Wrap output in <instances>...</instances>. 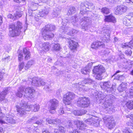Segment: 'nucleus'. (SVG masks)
<instances>
[{
    "instance_id": "f257e3e1",
    "label": "nucleus",
    "mask_w": 133,
    "mask_h": 133,
    "mask_svg": "<svg viewBox=\"0 0 133 133\" xmlns=\"http://www.w3.org/2000/svg\"><path fill=\"white\" fill-rule=\"evenodd\" d=\"M115 99V97L110 94L106 96L105 99L104 101L102 107L104 109V111L106 113L110 111H113L112 107L113 101Z\"/></svg>"
},
{
    "instance_id": "f03ea898",
    "label": "nucleus",
    "mask_w": 133,
    "mask_h": 133,
    "mask_svg": "<svg viewBox=\"0 0 133 133\" xmlns=\"http://www.w3.org/2000/svg\"><path fill=\"white\" fill-rule=\"evenodd\" d=\"M22 23L19 22H17L16 25L13 24L9 26V31L10 35L12 37L18 36L20 32V30L22 28Z\"/></svg>"
},
{
    "instance_id": "7ed1b4c3",
    "label": "nucleus",
    "mask_w": 133,
    "mask_h": 133,
    "mask_svg": "<svg viewBox=\"0 0 133 133\" xmlns=\"http://www.w3.org/2000/svg\"><path fill=\"white\" fill-rule=\"evenodd\" d=\"M90 101L88 98L85 97H79L77 101V105L80 108H87L89 106Z\"/></svg>"
},
{
    "instance_id": "20e7f679",
    "label": "nucleus",
    "mask_w": 133,
    "mask_h": 133,
    "mask_svg": "<svg viewBox=\"0 0 133 133\" xmlns=\"http://www.w3.org/2000/svg\"><path fill=\"white\" fill-rule=\"evenodd\" d=\"M75 97V94L71 92H68L63 95V101L66 105H69Z\"/></svg>"
},
{
    "instance_id": "39448f33",
    "label": "nucleus",
    "mask_w": 133,
    "mask_h": 133,
    "mask_svg": "<svg viewBox=\"0 0 133 133\" xmlns=\"http://www.w3.org/2000/svg\"><path fill=\"white\" fill-rule=\"evenodd\" d=\"M103 119L107 126L109 128L111 129L114 127L115 123L112 116L104 117Z\"/></svg>"
},
{
    "instance_id": "423d86ee",
    "label": "nucleus",
    "mask_w": 133,
    "mask_h": 133,
    "mask_svg": "<svg viewBox=\"0 0 133 133\" xmlns=\"http://www.w3.org/2000/svg\"><path fill=\"white\" fill-rule=\"evenodd\" d=\"M23 53L22 51L20 52L18 56V59L19 61H21L23 59V57L24 58L25 60H27L29 59L30 58V53L29 51L27 50L26 48L23 49Z\"/></svg>"
},
{
    "instance_id": "0eeeda50",
    "label": "nucleus",
    "mask_w": 133,
    "mask_h": 133,
    "mask_svg": "<svg viewBox=\"0 0 133 133\" xmlns=\"http://www.w3.org/2000/svg\"><path fill=\"white\" fill-rule=\"evenodd\" d=\"M101 87V88L109 92H112L115 88V86L113 85L112 86L109 82H102Z\"/></svg>"
},
{
    "instance_id": "6e6552de",
    "label": "nucleus",
    "mask_w": 133,
    "mask_h": 133,
    "mask_svg": "<svg viewBox=\"0 0 133 133\" xmlns=\"http://www.w3.org/2000/svg\"><path fill=\"white\" fill-rule=\"evenodd\" d=\"M51 103L49 112L51 113L54 114L55 112V110L58 106V102L56 99H54L50 100Z\"/></svg>"
},
{
    "instance_id": "1a4fd4ad",
    "label": "nucleus",
    "mask_w": 133,
    "mask_h": 133,
    "mask_svg": "<svg viewBox=\"0 0 133 133\" xmlns=\"http://www.w3.org/2000/svg\"><path fill=\"white\" fill-rule=\"evenodd\" d=\"M32 84L35 86L38 87L44 85L45 83L44 80L41 78L35 77L32 79Z\"/></svg>"
},
{
    "instance_id": "9d476101",
    "label": "nucleus",
    "mask_w": 133,
    "mask_h": 133,
    "mask_svg": "<svg viewBox=\"0 0 133 133\" xmlns=\"http://www.w3.org/2000/svg\"><path fill=\"white\" fill-rule=\"evenodd\" d=\"M24 96L32 99L34 97L33 93L35 91V90L33 88L30 87L26 88H24Z\"/></svg>"
},
{
    "instance_id": "9b49d317",
    "label": "nucleus",
    "mask_w": 133,
    "mask_h": 133,
    "mask_svg": "<svg viewBox=\"0 0 133 133\" xmlns=\"http://www.w3.org/2000/svg\"><path fill=\"white\" fill-rule=\"evenodd\" d=\"M84 121L87 124L96 127H97L99 125V120L94 117H91L85 120Z\"/></svg>"
},
{
    "instance_id": "f8f14e48",
    "label": "nucleus",
    "mask_w": 133,
    "mask_h": 133,
    "mask_svg": "<svg viewBox=\"0 0 133 133\" xmlns=\"http://www.w3.org/2000/svg\"><path fill=\"white\" fill-rule=\"evenodd\" d=\"M92 82V80L90 79H85L84 81H82V84H80L79 83H78L79 85V90L81 91L83 90H85V91H87L89 88L86 86H85L83 84L88 83H91Z\"/></svg>"
},
{
    "instance_id": "ddd939ff",
    "label": "nucleus",
    "mask_w": 133,
    "mask_h": 133,
    "mask_svg": "<svg viewBox=\"0 0 133 133\" xmlns=\"http://www.w3.org/2000/svg\"><path fill=\"white\" fill-rule=\"evenodd\" d=\"M127 7L123 5L118 6L116 8L115 11L116 15H122L125 12L127 11Z\"/></svg>"
},
{
    "instance_id": "4468645a",
    "label": "nucleus",
    "mask_w": 133,
    "mask_h": 133,
    "mask_svg": "<svg viewBox=\"0 0 133 133\" xmlns=\"http://www.w3.org/2000/svg\"><path fill=\"white\" fill-rule=\"evenodd\" d=\"M22 103H23L22 104H20V106L16 105V106L17 108V111L22 115L24 114V113H26V108H25L26 107L25 106L29 105L28 104H26L25 103H24L23 102H22Z\"/></svg>"
},
{
    "instance_id": "2eb2a0df",
    "label": "nucleus",
    "mask_w": 133,
    "mask_h": 133,
    "mask_svg": "<svg viewBox=\"0 0 133 133\" xmlns=\"http://www.w3.org/2000/svg\"><path fill=\"white\" fill-rule=\"evenodd\" d=\"M81 22H80V24L82 25V28L84 29L85 30H87L88 26H89V25L90 23L89 21L88 18L84 17L83 19H82V20H81Z\"/></svg>"
},
{
    "instance_id": "dca6fc26",
    "label": "nucleus",
    "mask_w": 133,
    "mask_h": 133,
    "mask_svg": "<svg viewBox=\"0 0 133 133\" xmlns=\"http://www.w3.org/2000/svg\"><path fill=\"white\" fill-rule=\"evenodd\" d=\"M26 111H29L30 110L33 111L34 112L38 111L39 108V106L38 104H35L34 105H28L25 106Z\"/></svg>"
},
{
    "instance_id": "f3484780",
    "label": "nucleus",
    "mask_w": 133,
    "mask_h": 133,
    "mask_svg": "<svg viewBox=\"0 0 133 133\" xmlns=\"http://www.w3.org/2000/svg\"><path fill=\"white\" fill-rule=\"evenodd\" d=\"M65 130L64 127L60 126L58 129H55L54 133H65ZM42 133H50L46 129H43L42 130Z\"/></svg>"
},
{
    "instance_id": "a211bd4d",
    "label": "nucleus",
    "mask_w": 133,
    "mask_h": 133,
    "mask_svg": "<svg viewBox=\"0 0 133 133\" xmlns=\"http://www.w3.org/2000/svg\"><path fill=\"white\" fill-rule=\"evenodd\" d=\"M42 35L45 40L50 39L54 36L53 34L45 30L42 32Z\"/></svg>"
},
{
    "instance_id": "6ab92c4d",
    "label": "nucleus",
    "mask_w": 133,
    "mask_h": 133,
    "mask_svg": "<svg viewBox=\"0 0 133 133\" xmlns=\"http://www.w3.org/2000/svg\"><path fill=\"white\" fill-rule=\"evenodd\" d=\"M46 121L49 124L56 125H60L61 123V121L58 119L48 118L46 119Z\"/></svg>"
},
{
    "instance_id": "aec40b11",
    "label": "nucleus",
    "mask_w": 133,
    "mask_h": 133,
    "mask_svg": "<svg viewBox=\"0 0 133 133\" xmlns=\"http://www.w3.org/2000/svg\"><path fill=\"white\" fill-rule=\"evenodd\" d=\"M104 46V44L103 42L96 41L94 42L91 45L92 48L96 49L98 48H103Z\"/></svg>"
},
{
    "instance_id": "412c9836",
    "label": "nucleus",
    "mask_w": 133,
    "mask_h": 133,
    "mask_svg": "<svg viewBox=\"0 0 133 133\" xmlns=\"http://www.w3.org/2000/svg\"><path fill=\"white\" fill-rule=\"evenodd\" d=\"M63 26L64 25H63L62 28H64V29H62V31L61 30H60V31L61 32H64L65 33H67V34L71 36H72V35L74 34L77 33L78 32L76 30L74 29H73L72 31H70L69 30L70 29L69 28L63 27Z\"/></svg>"
},
{
    "instance_id": "4be33fe9",
    "label": "nucleus",
    "mask_w": 133,
    "mask_h": 133,
    "mask_svg": "<svg viewBox=\"0 0 133 133\" xmlns=\"http://www.w3.org/2000/svg\"><path fill=\"white\" fill-rule=\"evenodd\" d=\"M105 69L103 65H98L95 66L93 70V73H103L104 72Z\"/></svg>"
},
{
    "instance_id": "5701e85b",
    "label": "nucleus",
    "mask_w": 133,
    "mask_h": 133,
    "mask_svg": "<svg viewBox=\"0 0 133 133\" xmlns=\"http://www.w3.org/2000/svg\"><path fill=\"white\" fill-rule=\"evenodd\" d=\"M50 9L48 7H45L39 12L38 15L40 16L43 17L47 15L50 11Z\"/></svg>"
},
{
    "instance_id": "b1692460",
    "label": "nucleus",
    "mask_w": 133,
    "mask_h": 133,
    "mask_svg": "<svg viewBox=\"0 0 133 133\" xmlns=\"http://www.w3.org/2000/svg\"><path fill=\"white\" fill-rule=\"evenodd\" d=\"M81 6L82 7H83L84 9H86L87 8L92 9L94 8V6L93 4L89 3L87 1H85L82 3Z\"/></svg>"
},
{
    "instance_id": "393cba45",
    "label": "nucleus",
    "mask_w": 133,
    "mask_h": 133,
    "mask_svg": "<svg viewBox=\"0 0 133 133\" xmlns=\"http://www.w3.org/2000/svg\"><path fill=\"white\" fill-rule=\"evenodd\" d=\"M68 40V42L69 43V47L71 49H76L78 45V43L72 40L70 38H67Z\"/></svg>"
},
{
    "instance_id": "a878e982",
    "label": "nucleus",
    "mask_w": 133,
    "mask_h": 133,
    "mask_svg": "<svg viewBox=\"0 0 133 133\" xmlns=\"http://www.w3.org/2000/svg\"><path fill=\"white\" fill-rule=\"evenodd\" d=\"M74 122L76 124L77 128L81 130H84L86 127L85 124L80 121H77Z\"/></svg>"
},
{
    "instance_id": "bb28decb",
    "label": "nucleus",
    "mask_w": 133,
    "mask_h": 133,
    "mask_svg": "<svg viewBox=\"0 0 133 133\" xmlns=\"http://www.w3.org/2000/svg\"><path fill=\"white\" fill-rule=\"evenodd\" d=\"M24 86H21L17 90V92L16 93V95L19 97H21L23 95V93H24Z\"/></svg>"
},
{
    "instance_id": "cd10ccee",
    "label": "nucleus",
    "mask_w": 133,
    "mask_h": 133,
    "mask_svg": "<svg viewBox=\"0 0 133 133\" xmlns=\"http://www.w3.org/2000/svg\"><path fill=\"white\" fill-rule=\"evenodd\" d=\"M105 22H111L115 23L116 21L115 18L112 15L105 16L104 19Z\"/></svg>"
},
{
    "instance_id": "c85d7f7f",
    "label": "nucleus",
    "mask_w": 133,
    "mask_h": 133,
    "mask_svg": "<svg viewBox=\"0 0 133 133\" xmlns=\"http://www.w3.org/2000/svg\"><path fill=\"white\" fill-rule=\"evenodd\" d=\"M35 1L36 2H30L29 4V5L30 4L31 5L30 8L34 10L37 9V7L39 5H40L42 3V2L38 3L36 1Z\"/></svg>"
},
{
    "instance_id": "c756f323",
    "label": "nucleus",
    "mask_w": 133,
    "mask_h": 133,
    "mask_svg": "<svg viewBox=\"0 0 133 133\" xmlns=\"http://www.w3.org/2000/svg\"><path fill=\"white\" fill-rule=\"evenodd\" d=\"M96 94L95 95H94L95 97L96 98H98L99 99V100H102L103 101H104L105 99L106 96H108V95H106L105 94L101 92H99L98 94L97 92Z\"/></svg>"
},
{
    "instance_id": "7c9ffc66",
    "label": "nucleus",
    "mask_w": 133,
    "mask_h": 133,
    "mask_svg": "<svg viewBox=\"0 0 133 133\" xmlns=\"http://www.w3.org/2000/svg\"><path fill=\"white\" fill-rule=\"evenodd\" d=\"M91 66L90 65H88L81 70V72L83 74L85 75L88 74L90 71Z\"/></svg>"
},
{
    "instance_id": "2f4dec72",
    "label": "nucleus",
    "mask_w": 133,
    "mask_h": 133,
    "mask_svg": "<svg viewBox=\"0 0 133 133\" xmlns=\"http://www.w3.org/2000/svg\"><path fill=\"white\" fill-rule=\"evenodd\" d=\"M127 83H122L118 88V90L119 92H122L127 89Z\"/></svg>"
},
{
    "instance_id": "473e14b6",
    "label": "nucleus",
    "mask_w": 133,
    "mask_h": 133,
    "mask_svg": "<svg viewBox=\"0 0 133 133\" xmlns=\"http://www.w3.org/2000/svg\"><path fill=\"white\" fill-rule=\"evenodd\" d=\"M42 49L44 52H46L50 50V46L49 43H44L42 44Z\"/></svg>"
},
{
    "instance_id": "72a5a7b5",
    "label": "nucleus",
    "mask_w": 133,
    "mask_h": 133,
    "mask_svg": "<svg viewBox=\"0 0 133 133\" xmlns=\"http://www.w3.org/2000/svg\"><path fill=\"white\" fill-rule=\"evenodd\" d=\"M87 111L85 110H76L73 112L74 114L76 116H81L86 113Z\"/></svg>"
},
{
    "instance_id": "f704fd0d",
    "label": "nucleus",
    "mask_w": 133,
    "mask_h": 133,
    "mask_svg": "<svg viewBox=\"0 0 133 133\" xmlns=\"http://www.w3.org/2000/svg\"><path fill=\"white\" fill-rule=\"evenodd\" d=\"M55 27L54 25L48 24L45 26V28L44 29V30L49 32L55 30Z\"/></svg>"
},
{
    "instance_id": "c9c22d12",
    "label": "nucleus",
    "mask_w": 133,
    "mask_h": 133,
    "mask_svg": "<svg viewBox=\"0 0 133 133\" xmlns=\"http://www.w3.org/2000/svg\"><path fill=\"white\" fill-rule=\"evenodd\" d=\"M60 12L61 10L60 9L58 8L54 9L52 14L53 17H57L60 14Z\"/></svg>"
},
{
    "instance_id": "e433bc0d",
    "label": "nucleus",
    "mask_w": 133,
    "mask_h": 133,
    "mask_svg": "<svg viewBox=\"0 0 133 133\" xmlns=\"http://www.w3.org/2000/svg\"><path fill=\"white\" fill-rule=\"evenodd\" d=\"M34 63V61L32 60L29 61L24 66V69L27 70L32 66Z\"/></svg>"
},
{
    "instance_id": "4c0bfd02",
    "label": "nucleus",
    "mask_w": 133,
    "mask_h": 133,
    "mask_svg": "<svg viewBox=\"0 0 133 133\" xmlns=\"http://www.w3.org/2000/svg\"><path fill=\"white\" fill-rule=\"evenodd\" d=\"M78 19V18L76 16H74L71 18L70 21L74 25H76V24H78V22L77 21Z\"/></svg>"
},
{
    "instance_id": "58836bf2",
    "label": "nucleus",
    "mask_w": 133,
    "mask_h": 133,
    "mask_svg": "<svg viewBox=\"0 0 133 133\" xmlns=\"http://www.w3.org/2000/svg\"><path fill=\"white\" fill-rule=\"evenodd\" d=\"M127 19H124L123 20V23L125 25L129 26H130L133 22H132L130 19L127 18Z\"/></svg>"
},
{
    "instance_id": "ea45409f",
    "label": "nucleus",
    "mask_w": 133,
    "mask_h": 133,
    "mask_svg": "<svg viewBox=\"0 0 133 133\" xmlns=\"http://www.w3.org/2000/svg\"><path fill=\"white\" fill-rule=\"evenodd\" d=\"M76 10L75 7H70L68 10L67 14L69 15H72L76 12Z\"/></svg>"
},
{
    "instance_id": "a19ab883",
    "label": "nucleus",
    "mask_w": 133,
    "mask_h": 133,
    "mask_svg": "<svg viewBox=\"0 0 133 133\" xmlns=\"http://www.w3.org/2000/svg\"><path fill=\"white\" fill-rule=\"evenodd\" d=\"M126 105L128 108L132 110L133 109V101L132 100L128 101Z\"/></svg>"
},
{
    "instance_id": "79ce46f5",
    "label": "nucleus",
    "mask_w": 133,
    "mask_h": 133,
    "mask_svg": "<svg viewBox=\"0 0 133 133\" xmlns=\"http://www.w3.org/2000/svg\"><path fill=\"white\" fill-rule=\"evenodd\" d=\"M15 118L12 115H9V123L14 124L16 123Z\"/></svg>"
},
{
    "instance_id": "37998d69",
    "label": "nucleus",
    "mask_w": 133,
    "mask_h": 133,
    "mask_svg": "<svg viewBox=\"0 0 133 133\" xmlns=\"http://www.w3.org/2000/svg\"><path fill=\"white\" fill-rule=\"evenodd\" d=\"M129 45H130V46H129L126 43H124L123 44L121 45V46L123 48H127L129 47H131V46L132 47H133V40H131L130 42H129Z\"/></svg>"
},
{
    "instance_id": "c03bdc74",
    "label": "nucleus",
    "mask_w": 133,
    "mask_h": 133,
    "mask_svg": "<svg viewBox=\"0 0 133 133\" xmlns=\"http://www.w3.org/2000/svg\"><path fill=\"white\" fill-rule=\"evenodd\" d=\"M23 12L22 11H18L17 10L16 11V14H14V16L15 17V18H17L21 17L23 14Z\"/></svg>"
},
{
    "instance_id": "a18cd8bd",
    "label": "nucleus",
    "mask_w": 133,
    "mask_h": 133,
    "mask_svg": "<svg viewBox=\"0 0 133 133\" xmlns=\"http://www.w3.org/2000/svg\"><path fill=\"white\" fill-rule=\"evenodd\" d=\"M38 119L37 117L36 116H34L32 117L31 118L29 119L27 121V122L28 123H31L35 124L36 121Z\"/></svg>"
},
{
    "instance_id": "49530a36",
    "label": "nucleus",
    "mask_w": 133,
    "mask_h": 133,
    "mask_svg": "<svg viewBox=\"0 0 133 133\" xmlns=\"http://www.w3.org/2000/svg\"><path fill=\"white\" fill-rule=\"evenodd\" d=\"M61 48L60 44L58 43L54 44L53 45V49L54 50L58 51Z\"/></svg>"
},
{
    "instance_id": "de8ad7c7",
    "label": "nucleus",
    "mask_w": 133,
    "mask_h": 133,
    "mask_svg": "<svg viewBox=\"0 0 133 133\" xmlns=\"http://www.w3.org/2000/svg\"><path fill=\"white\" fill-rule=\"evenodd\" d=\"M101 11L103 13L105 14H108L110 12L109 9L106 7L103 8L102 9Z\"/></svg>"
},
{
    "instance_id": "09e8293b",
    "label": "nucleus",
    "mask_w": 133,
    "mask_h": 133,
    "mask_svg": "<svg viewBox=\"0 0 133 133\" xmlns=\"http://www.w3.org/2000/svg\"><path fill=\"white\" fill-rule=\"evenodd\" d=\"M103 73H93L94 74L96 75V78L98 80H101L102 78V74Z\"/></svg>"
},
{
    "instance_id": "8fccbe9b",
    "label": "nucleus",
    "mask_w": 133,
    "mask_h": 133,
    "mask_svg": "<svg viewBox=\"0 0 133 133\" xmlns=\"http://www.w3.org/2000/svg\"><path fill=\"white\" fill-rule=\"evenodd\" d=\"M126 18L130 19L132 22H133V12L130 13L129 15H127Z\"/></svg>"
},
{
    "instance_id": "3c124183",
    "label": "nucleus",
    "mask_w": 133,
    "mask_h": 133,
    "mask_svg": "<svg viewBox=\"0 0 133 133\" xmlns=\"http://www.w3.org/2000/svg\"><path fill=\"white\" fill-rule=\"evenodd\" d=\"M24 63L23 62H22L19 63L18 67L19 70H21L23 68L24 66Z\"/></svg>"
},
{
    "instance_id": "603ef678",
    "label": "nucleus",
    "mask_w": 133,
    "mask_h": 133,
    "mask_svg": "<svg viewBox=\"0 0 133 133\" xmlns=\"http://www.w3.org/2000/svg\"><path fill=\"white\" fill-rule=\"evenodd\" d=\"M129 92L130 96L133 98V87H131L129 89Z\"/></svg>"
},
{
    "instance_id": "864d4df0",
    "label": "nucleus",
    "mask_w": 133,
    "mask_h": 133,
    "mask_svg": "<svg viewBox=\"0 0 133 133\" xmlns=\"http://www.w3.org/2000/svg\"><path fill=\"white\" fill-rule=\"evenodd\" d=\"M127 118L128 119V120L130 119L132 122H133V114H131V115H129L126 116Z\"/></svg>"
},
{
    "instance_id": "5fc2aeb1",
    "label": "nucleus",
    "mask_w": 133,
    "mask_h": 133,
    "mask_svg": "<svg viewBox=\"0 0 133 133\" xmlns=\"http://www.w3.org/2000/svg\"><path fill=\"white\" fill-rule=\"evenodd\" d=\"M121 72V71L119 70H118L114 74V76H115V79H116L117 80H119V77L120 76L119 75H119V76H117V77H116V76L117 75V74L119 73V72Z\"/></svg>"
},
{
    "instance_id": "6e6d98bb",
    "label": "nucleus",
    "mask_w": 133,
    "mask_h": 133,
    "mask_svg": "<svg viewBox=\"0 0 133 133\" xmlns=\"http://www.w3.org/2000/svg\"><path fill=\"white\" fill-rule=\"evenodd\" d=\"M22 8H23V7L19 6H17L15 7V9L16 10V11L17 10L18 11H22L21 10Z\"/></svg>"
},
{
    "instance_id": "4d7b16f0",
    "label": "nucleus",
    "mask_w": 133,
    "mask_h": 133,
    "mask_svg": "<svg viewBox=\"0 0 133 133\" xmlns=\"http://www.w3.org/2000/svg\"><path fill=\"white\" fill-rule=\"evenodd\" d=\"M64 111L63 110L62 107H61L59 110H58V113L60 115H62L64 113Z\"/></svg>"
},
{
    "instance_id": "13d9d810",
    "label": "nucleus",
    "mask_w": 133,
    "mask_h": 133,
    "mask_svg": "<svg viewBox=\"0 0 133 133\" xmlns=\"http://www.w3.org/2000/svg\"><path fill=\"white\" fill-rule=\"evenodd\" d=\"M43 121L41 120H39L37 121H36L35 124H37L39 125H41L42 124Z\"/></svg>"
},
{
    "instance_id": "bf43d9fd",
    "label": "nucleus",
    "mask_w": 133,
    "mask_h": 133,
    "mask_svg": "<svg viewBox=\"0 0 133 133\" xmlns=\"http://www.w3.org/2000/svg\"><path fill=\"white\" fill-rule=\"evenodd\" d=\"M122 132L123 133H132L129 131L128 129H123L122 131Z\"/></svg>"
},
{
    "instance_id": "052dcab7",
    "label": "nucleus",
    "mask_w": 133,
    "mask_h": 133,
    "mask_svg": "<svg viewBox=\"0 0 133 133\" xmlns=\"http://www.w3.org/2000/svg\"><path fill=\"white\" fill-rule=\"evenodd\" d=\"M68 126L70 127H72V123L71 121H69L68 122Z\"/></svg>"
},
{
    "instance_id": "680f3d73",
    "label": "nucleus",
    "mask_w": 133,
    "mask_h": 133,
    "mask_svg": "<svg viewBox=\"0 0 133 133\" xmlns=\"http://www.w3.org/2000/svg\"><path fill=\"white\" fill-rule=\"evenodd\" d=\"M125 1L127 3H131L132 4H133V0H126Z\"/></svg>"
},
{
    "instance_id": "e2e57ef3",
    "label": "nucleus",
    "mask_w": 133,
    "mask_h": 133,
    "mask_svg": "<svg viewBox=\"0 0 133 133\" xmlns=\"http://www.w3.org/2000/svg\"><path fill=\"white\" fill-rule=\"evenodd\" d=\"M79 132L77 130H73V131H71L70 132V133H79Z\"/></svg>"
},
{
    "instance_id": "0e129e2a",
    "label": "nucleus",
    "mask_w": 133,
    "mask_h": 133,
    "mask_svg": "<svg viewBox=\"0 0 133 133\" xmlns=\"http://www.w3.org/2000/svg\"><path fill=\"white\" fill-rule=\"evenodd\" d=\"M85 12H86L84 10H83V11H80V14L83 15V14H84L85 13Z\"/></svg>"
},
{
    "instance_id": "69168bd1",
    "label": "nucleus",
    "mask_w": 133,
    "mask_h": 133,
    "mask_svg": "<svg viewBox=\"0 0 133 133\" xmlns=\"http://www.w3.org/2000/svg\"><path fill=\"white\" fill-rule=\"evenodd\" d=\"M14 2L18 3H19L21 2V0H13Z\"/></svg>"
},
{
    "instance_id": "338daca9",
    "label": "nucleus",
    "mask_w": 133,
    "mask_h": 133,
    "mask_svg": "<svg viewBox=\"0 0 133 133\" xmlns=\"http://www.w3.org/2000/svg\"><path fill=\"white\" fill-rule=\"evenodd\" d=\"M2 17L0 16V25L2 23Z\"/></svg>"
},
{
    "instance_id": "774afa93",
    "label": "nucleus",
    "mask_w": 133,
    "mask_h": 133,
    "mask_svg": "<svg viewBox=\"0 0 133 133\" xmlns=\"http://www.w3.org/2000/svg\"><path fill=\"white\" fill-rule=\"evenodd\" d=\"M0 123L2 124L3 123H5V122L4 121H3L2 120L0 119Z\"/></svg>"
}]
</instances>
